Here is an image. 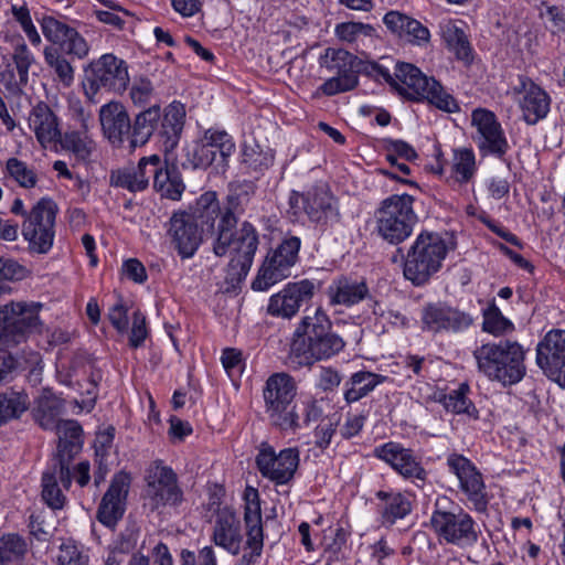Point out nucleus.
<instances>
[{
  "label": "nucleus",
  "mask_w": 565,
  "mask_h": 565,
  "mask_svg": "<svg viewBox=\"0 0 565 565\" xmlns=\"http://www.w3.org/2000/svg\"><path fill=\"white\" fill-rule=\"evenodd\" d=\"M30 533L38 541H49L53 534V526L45 520V513L39 512L30 516Z\"/></svg>",
  "instance_id": "69168bd1"
},
{
  "label": "nucleus",
  "mask_w": 565,
  "mask_h": 565,
  "mask_svg": "<svg viewBox=\"0 0 565 565\" xmlns=\"http://www.w3.org/2000/svg\"><path fill=\"white\" fill-rule=\"evenodd\" d=\"M383 23L398 40L416 45L426 46L430 41V32L426 25L413 17L392 10L384 14Z\"/></svg>",
  "instance_id": "cd10ccee"
},
{
  "label": "nucleus",
  "mask_w": 565,
  "mask_h": 565,
  "mask_svg": "<svg viewBox=\"0 0 565 565\" xmlns=\"http://www.w3.org/2000/svg\"><path fill=\"white\" fill-rule=\"evenodd\" d=\"M295 396L296 384L289 374L276 373L269 376L264 390L266 412L280 430L296 431L300 427Z\"/></svg>",
  "instance_id": "1a4fd4ad"
},
{
  "label": "nucleus",
  "mask_w": 565,
  "mask_h": 565,
  "mask_svg": "<svg viewBox=\"0 0 565 565\" xmlns=\"http://www.w3.org/2000/svg\"><path fill=\"white\" fill-rule=\"evenodd\" d=\"M29 127L44 148L56 145L61 139L58 118L45 103H39L32 108Z\"/></svg>",
  "instance_id": "2f4dec72"
},
{
  "label": "nucleus",
  "mask_w": 565,
  "mask_h": 565,
  "mask_svg": "<svg viewBox=\"0 0 565 565\" xmlns=\"http://www.w3.org/2000/svg\"><path fill=\"white\" fill-rule=\"evenodd\" d=\"M469 393L470 386L467 383H461L457 388L445 394L440 403L449 412L465 414L469 418L478 419L479 412L469 398Z\"/></svg>",
  "instance_id": "c03bdc74"
},
{
  "label": "nucleus",
  "mask_w": 565,
  "mask_h": 565,
  "mask_svg": "<svg viewBox=\"0 0 565 565\" xmlns=\"http://www.w3.org/2000/svg\"><path fill=\"white\" fill-rule=\"evenodd\" d=\"M28 551V544L18 534H6L0 537V563L2 565H17Z\"/></svg>",
  "instance_id": "603ef678"
},
{
  "label": "nucleus",
  "mask_w": 565,
  "mask_h": 565,
  "mask_svg": "<svg viewBox=\"0 0 565 565\" xmlns=\"http://www.w3.org/2000/svg\"><path fill=\"white\" fill-rule=\"evenodd\" d=\"M397 63L391 57H381L379 61L363 62L361 71L376 81H383L393 86L396 84V79L392 68L394 70V65Z\"/></svg>",
  "instance_id": "13d9d810"
},
{
  "label": "nucleus",
  "mask_w": 565,
  "mask_h": 565,
  "mask_svg": "<svg viewBox=\"0 0 565 565\" xmlns=\"http://www.w3.org/2000/svg\"><path fill=\"white\" fill-rule=\"evenodd\" d=\"M446 465L449 472L456 476L458 489L465 495L468 508L477 513H487L491 495L479 468L457 452L447 456Z\"/></svg>",
  "instance_id": "f8f14e48"
},
{
  "label": "nucleus",
  "mask_w": 565,
  "mask_h": 565,
  "mask_svg": "<svg viewBox=\"0 0 565 565\" xmlns=\"http://www.w3.org/2000/svg\"><path fill=\"white\" fill-rule=\"evenodd\" d=\"M223 235L222 225L216 224L212 241L214 255L223 257L231 254L230 270L237 279L246 277L259 244L256 227L252 223L244 221L238 228L230 226L226 238Z\"/></svg>",
  "instance_id": "20e7f679"
},
{
  "label": "nucleus",
  "mask_w": 565,
  "mask_h": 565,
  "mask_svg": "<svg viewBox=\"0 0 565 565\" xmlns=\"http://www.w3.org/2000/svg\"><path fill=\"white\" fill-rule=\"evenodd\" d=\"M429 523L440 542L459 548L475 546L481 535V529L476 520L460 507L452 511L435 509Z\"/></svg>",
  "instance_id": "9b49d317"
},
{
  "label": "nucleus",
  "mask_w": 565,
  "mask_h": 565,
  "mask_svg": "<svg viewBox=\"0 0 565 565\" xmlns=\"http://www.w3.org/2000/svg\"><path fill=\"white\" fill-rule=\"evenodd\" d=\"M242 523L235 511L228 507L218 509L211 530V542L232 556L241 554L244 544Z\"/></svg>",
  "instance_id": "b1692460"
},
{
  "label": "nucleus",
  "mask_w": 565,
  "mask_h": 565,
  "mask_svg": "<svg viewBox=\"0 0 565 565\" xmlns=\"http://www.w3.org/2000/svg\"><path fill=\"white\" fill-rule=\"evenodd\" d=\"M41 29L44 38L51 43L58 45L60 50L67 55L79 60L88 55V43L74 28L53 17H44L41 20Z\"/></svg>",
  "instance_id": "a878e982"
},
{
  "label": "nucleus",
  "mask_w": 565,
  "mask_h": 565,
  "mask_svg": "<svg viewBox=\"0 0 565 565\" xmlns=\"http://www.w3.org/2000/svg\"><path fill=\"white\" fill-rule=\"evenodd\" d=\"M443 38L458 60L466 63L472 61V49L467 35L455 22L447 21L443 24Z\"/></svg>",
  "instance_id": "49530a36"
},
{
  "label": "nucleus",
  "mask_w": 565,
  "mask_h": 565,
  "mask_svg": "<svg viewBox=\"0 0 565 565\" xmlns=\"http://www.w3.org/2000/svg\"><path fill=\"white\" fill-rule=\"evenodd\" d=\"M148 164L147 167L154 168L156 172H148V180L153 178V188L154 190L161 194L163 191V186L170 181V178L173 175V171L164 168L161 158L158 154H152L147 157Z\"/></svg>",
  "instance_id": "680f3d73"
},
{
  "label": "nucleus",
  "mask_w": 565,
  "mask_h": 565,
  "mask_svg": "<svg viewBox=\"0 0 565 565\" xmlns=\"http://www.w3.org/2000/svg\"><path fill=\"white\" fill-rule=\"evenodd\" d=\"M422 330L433 334H458L467 331L475 318L447 302L426 303L420 313Z\"/></svg>",
  "instance_id": "a211bd4d"
},
{
  "label": "nucleus",
  "mask_w": 565,
  "mask_h": 565,
  "mask_svg": "<svg viewBox=\"0 0 565 565\" xmlns=\"http://www.w3.org/2000/svg\"><path fill=\"white\" fill-rule=\"evenodd\" d=\"M255 462L264 478L276 486H285L294 479L298 470L300 451L296 447H290L276 452L271 445L262 443Z\"/></svg>",
  "instance_id": "dca6fc26"
},
{
  "label": "nucleus",
  "mask_w": 565,
  "mask_h": 565,
  "mask_svg": "<svg viewBox=\"0 0 565 565\" xmlns=\"http://www.w3.org/2000/svg\"><path fill=\"white\" fill-rule=\"evenodd\" d=\"M42 307L34 301H10L0 306V351L15 348L42 332Z\"/></svg>",
  "instance_id": "39448f33"
},
{
  "label": "nucleus",
  "mask_w": 565,
  "mask_h": 565,
  "mask_svg": "<svg viewBox=\"0 0 565 565\" xmlns=\"http://www.w3.org/2000/svg\"><path fill=\"white\" fill-rule=\"evenodd\" d=\"M35 62L34 55L31 53L25 43H18L12 53V63L22 82L29 81V70Z\"/></svg>",
  "instance_id": "052dcab7"
},
{
  "label": "nucleus",
  "mask_w": 565,
  "mask_h": 565,
  "mask_svg": "<svg viewBox=\"0 0 565 565\" xmlns=\"http://www.w3.org/2000/svg\"><path fill=\"white\" fill-rule=\"evenodd\" d=\"M44 61L54 73L55 78L65 87H70L74 82V68L67 58L55 46L44 49Z\"/></svg>",
  "instance_id": "de8ad7c7"
},
{
  "label": "nucleus",
  "mask_w": 565,
  "mask_h": 565,
  "mask_svg": "<svg viewBox=\"0 0 565 565\" xmlns=\"http://www.w3.org/2000/svg\"><path fill=\"white\" fill-rule=\"evenodd\" d=\"M476 128L473 140L481 156L502 159L510 149L505 132L495 114L486 108H476L471 114Z\"/></svg>",
  "instance_id": "6ab92c4d"
},
{
  "label": "nucleus",
  "mask_w": 565,
  "mask_h": 565,
  "mask_svg": "<svg viewBox=\"0 0 565 565\" xmlns=\"http://www.w3.org/2000/svg\"><path fill=\"white\" fill-rule=\"evenodd\" d=\"M348 536L342 527L331 531L324 539L326 565H345L348 558Z\"/></svg>",
  "instance_id": "09e8293b"
},
{
  "label": "nucleus",
  "mask_w": 565,
  "mask_h": 565,
  "mask_svg": "<svg viewBox=\"0 0 565 565\" xmlns=\"http://www.w3.org/2000/svg\"><path fill=\"white\" fill-rule=\"evenodd\" d=\"M148 337L146 317L140 311H135L132 316V327L129 337V344L132 348H139Z\"/></svg>",
  "instance_id": "338daca9"
},
{
  "label": "nucleus",
  "mask_w": 565,
  "mask_h": 565,
  "mask_svg": "<svg viewBox=\"0 0 565 565\" xmlns=\"http://www.w3.org/2000/svg\"><path fill=\"white\" fill-rule=\"evenodd\" d=\"M4 177L13 180L19 186L30 190L36 186L39 178L35 170L18 158H9L3 170Z\"/></svg>",
  "instance_id": "8fccbe9b"
},
{
  "label": "nucleus",
  "mask_w": 565,
  "mask_h": 565,
  "mask_svg": "<svg viewBox=\"0 0 565 565\" xmlns=\"http://www.w3.org/2000/svg\"><path fill=\"white\" fill-rule=\"evenodd\" d=\"M414 198L406 193L393 194L381 202L375 212L376 231L390 244L407 239L417 222L413 209Z\"/></svg>",
  "instance_id": "6e6552de"
},
{
  "label": "nucleus",
  "mask_w": 565,
  "mask_h": 565,
  "mask_svg": "<svg viewBox=\"0 0 565 565\" xmlns=\"http://www.w3.org/2000/svg\"><path fill=\"white\" fill-rule=\"evenodd\" d=\"M476 173V157L471 149L462 148L454 152L451 174L456 182L468 183Z\"/></svg>",
  "instance_id": "5fc2aeb1"
},
{
  "label": "nucleus",
  "mask_w": 565,
  "mask_h": 565,
  "mask_svg": "<svg viewBox=\"0 0 565 565\" xmlns=\"http://www.w3.org/2000/svg\"><path fill=\"white\" fill-rule=\"evenodd\" d=\"M156 89L152 82L145 77H135L129 87V98L134 106L145 108L151 106L156 99Z\"/></svg>",
  "instance_id": "6e6d98bb"
},
{
  "label": "nucleus",
  "mask_w": 565,
  "mask_h": 565,
  "mask_svg": "<svg viewBox=\"0 0 565 565\" xmlns=\"http://www.w3.org/2000/svg\"><path fill=\"white\" fill-rule=\"evenodd\" d=\"M244 522L246 527V547L249 552L243 554L242 562L250 565L260 557L264 547V530L258 491L247 487L244 491Z\"/></svg>",
  "instance_id": "4be33fe9"
},
{
  "label": "nucleus",
  "mask_w": 565,
  "mask_h": 565,
  "mask_svg": "<svg viewBox=\"0 0 565 565\" xmlns=\"http://www.w3.org/2000/svg\"><path fill=\"white\" fill-rule=\"evenodd\" d=\"M185 118L184 106L179 102L171 103L164 110L160 134L166 138V148H173L180 138Z\"/></svg>",
  "instance_id": "79ce46f5"
},
{
  "label": "nucleus",
  "mask_w": 565,
  "mask_h": 565,
  "mask_svg": "<svg viewBox=\"0 0 565 565\" xmlns=\"http://www.w3.org/2000/svg\"><path fill=\"white\" fill-rule=\"evenodd\" d=\"M482 330L494 337H503L514 331V324L502 315L501 310L492 301L483 310Z\"/></svg>",
  "instance_id": "864d4df0"
},
{
  "label": "nucleus",
  "mask_w": 565,
  "mask_h": 565,
  "mask_svg": "<svg viewBox=\"0 0 565 565\" xmlns=\"http://www.w3.org/2000/svg\"><path fill=\"white\" fill-rule=\"evenodd\" d=\"M147 157L140 159L137 167H125L110 172L111 186L121 188L129 192L143 191L148 186V172H156L154 168L147 167Z\"/></svg>",
  "instance_id": "e433bc0d"
},
{
  "label": "nucleus",
  "mask_w": 565,
  "mask_h": 565,
  "mask_svg": "<svg viewBox=\"0 0 565 565\" xmlns=\"http://www.w3.org/2000/svg\"><path fill=\"white\" fill-rule=\"evenodd\" d=\"M161 118V110L158 104H153L141 110L131 124L129 143L130 148L146 145L153 135Z\"/></svg>",
  "instance_id": "4c0bfd02"
},
{
  "label": "nucleus",
  "mask_w": 565,
  "mask_h": 565,
  "mask_svg": "<svg viewBox=\"0 0 565 565\" xmlns=\"http://www.w3.org/2000/svg\"><path fill=\"white\" fill-rule=\"evenodd\" d=\"M536 364L548 379L565 386V330H550L537 343Z\"/></svg>",
  "instance_id": "412c9836"
},
{
  "label": "nucleus",
  "mask_w": 565,
  "mask_h": 565,
  "mask_svg": "<svg viewBox=\"0 0 565 565\" xmlns=\"http://www.w3.org/2000/svg\"><path fill=\"white\" fill-rule=\"evenodd\" d=\"M26 270L17 260L8 257H0V284L4 281L21 280L25 277Z\"/></svg>",
  "instance_id": "0e129e2a"
},
{
  "label": "nucleus",
  "mask_w": 565,
  "mask_h": 565,
  "mask_svg": "<svg viewBox=\"0 0 565 565\" xmlns=\"http://www.w3.org/2000/svg\"><path fill=\"white\" fill-rule=\"evenodd\" d=\"M345 341L332 330L329 316L316 308L307 313L292 334L289 359L296 366H310L326 361L343 351Z\"/></svg>",
  "instance_id": "f257e3e1"
},
{
  "label": "nucleus",
  "mask_w": 565,
  "mask_h": 565,
  "mask_svg": "<svg viewBox=\"0 0 565 565\" xmlns=\"http://www.w3.org/2000/svg\"><path fill=\"white\" fill-rule=\"evenodd\" d=\"M307 216L311 222L323 225L340 221L338 200L327 184H316L307 190Z\"/></svg>",
  "instance_id": "c85d7f7f"
},
{
  "label": "nucleus",
  "mask_w": 565,
  "mask_h": 565,
  "mask_svg": "<svg viewBox=\"0 0 565 565\" xmlns=\"http://www.w3.org/2000/svg\"><path fill=\"white\" fill-rule=\"evenodd\" d=\"M358 85V76L355 74H337L327 79L320 87L324 95L332 96L339 93L353 89Z\"/></svg>",
  "instance_id": "bf43d9fd"
},
{
  "label": "nucleus",
  "mask_w": 565,
  "mask_h": 565,
  "mask_svg": "<svg viewBox=\"0 0 565 565\" xmlns=\"http://www.w3.org/2000/svg\"><path fill=\"white\" fill-rule=\"evenodd\" d=\"M383 147L385 151H393L398 158L406 161L416 160L418 154L416 150L404 140L386 138L383 139Z\"/></svg>",
  "instance_id": "774afa93"
},
{
  "label": "nucleus",
  "mask_w": 565,
  "mask_h": 565,
  "mask_svg": "<svg viewBox=\"0 0 565 565\" xmlns=\"http://www.w3.org/2000/svg\"><path fill=\"white\" fill-rule=\"evenodd\" d=\"M130 480L127 473H117L104 494L97 510V520L113 527L122 518L126 509V499L129 491Z\"/></svg>",
  "instance_id": "bb28decb"
},
{
  "label": "nucleus",
  "mask_w": 565,
  "mask_h": 565,
  "mask_svg": "<svg viewBox=\"0 0 565 565\" xmlns=\"http://www.w3.org/2000/svg\"><path fill=\"white\" fill-rule=\"evenodd\" d=\"M315 289V284L309 279L287 284L282 290L269 298L268 315L282 319L292 318L303 303L311 300Z\"/></svg>",
  "instance_id": "5701e85b"
},
{
  "label": "nucleus",
  "mask_w": 565,
  "mask_h": 565,
  "mask_svg": "<svg viewBox=\"0 0 565 565\" xmlns=\"http://www.w3.org/2000/svg\"><path fill=\"white\" fill-rule=\"evenodd\" d=\"M99 121L104 136L116 147L122 145L131 127L130 117L124 104L109 102L99 109Z\"/></svg>",
  "instance_id": "7c9ffc66"
},
{
  "label": "nucleus",
  "mask_w": 565,
  "mask_h": 565,
  "mask_svg": "<svg viewBox=\"0 0 565 565\" xmlns=\"http://www.w3.org/2000/svg\"><path fill=\"white\" fill-rule=\"evenodd\" d=\"M235 151V142L232 136L220 128L205 129L202 136L195 141L191 163L194 168H207L215 166L217 170L225 171L228 166V158Z\"/></svg>",
  "instance_id": "4468645a"
},
{
  "label": "nucleus",
  "mask_w": 565,
  "mask_h": 565,
  "mask_svg": "<svg viewBox=\"0 0 565 565\" xmlns=\"http://www.w3.org/2000/svg\"><path fill=\"white\" fill-rule=\"evenodd\" d=\"M334 35L340 42L359 47L365 44V40H374L376 30L369 23L349 21L338 23Z\"/></svg>",
  "instance_id": "37998d69"
},
{
  "label": "nucleus",
  "mask_w": 565,
  "mask_h": 565,
  "mask_svg": "<svg viewBox=\"0 0 565 565\" xmlns=\"http://www.w3.org/2000/svg\"><path fill=\"white\" fill-rule=\"evenodd\" d=\"M250 185L245 183L231 184L225 200V206H220V216L216 224L222 225L223 237H227L230 226H236L237 214L242 213L249 201Z\"/></svg>",
  "instance_id": "f704fd0d"
},
{
  "label": "nucleus",
  "mask_w": 565,
  "mask_h": 565,
  "mask_svg": "<svg viewBox=\"0 0 565 565\" xmlns=\"http://www.w3.org/2000/svg\"><path fill=\"white\" fill-rule=\"evenodd\" d=\"M72 483V475L68 466L65 463L52 462L42 476V499L52 510H60L64 507L66 497L64 489H68Z\"/></svg>",
  "instance_id": "c756f323"
},
{
  "label": "nucleus",
  "mask_w": 565,
  "mask_h": 565,
  "mask_svg": "<svg viewBox=\"0 0 565 565\" xmlns=\"http://www.w3.org/2000/svg\"><path fill=\"white\" fill-rule=\"evenodd\" d=\"M525 355L522 344L508 339L482 343L472 352L477 371L489 381L503 386L518 384L524 379Z\"/></svg>",
  "instance_id": "7ed1b4c3"
},
{
  "label": "nucleus",
  "mask_w": 565,
  "mask_h": 565,
  "mask_svg": "<svg viewBox=\"0 0 565 565\" xmlns=\"http://www.w3.org/2000/svg\"><path fill=\"white\" fill-rule=\"evenodd\" d=\"M369 563L366 565H387V562L394 555V550L384 539L375 542L367 547Z\"/></svg>",
  "instance_id": "e2e57ef3"
},
{
  "label": "nucleus",
  "mask_w": 565,
  "mask_h": 565,
  "mask_svg": "<svg viewBox=\"0 0 565 565\" xmlns=\"http://www.w3.org/2000/svg\"><path fill=\"white\" fill-rule=\"evenodd\" d=\"M447 253V243L438 233H420L405 257V278L416 286L426 284L441 268Z\"/></svg>",
  "instance_id": "0eeeda50"
},
{
  "label": "nucleus",
  "mask_w": 565,
  "mask_h": 565,
  "mask_svg": "<svg viewBox=\"0 0 565 565\" xmlns=\"http://www.w3.org/2000/svg\"><path fill=\"white\" fill-rule=\"evenodd\" d=\"M62 148L72 152L76 159L86 161L96 148V143L89 136V129L78 127L70 128L57 141Z\"/></svg>",
  "instance_id": "a19ab883"
},
{
  "label": "nucleus",
  "mask_w": 565,
  "mask_h": 565,
  "mask_svg": "<svg viewBox=\"0 0 565 565\" xmlns=\"http://www.w3.org/2000/svg\"><path fill=\"white\" fill-rule=\"evenodd\" d=\"M128 84L127 63L111 53L103 54L84 68L83 88L89 100L102 90L122 94Z\"/></svg>",
  "instance_id": "9d476101"
},
{
  "label": "nucleus",
  "mask_w": 565,
  "mask_h": 565,
  "mask_svg": "<svg viewBox=\"0 0 565 565\" xmlns=\"http://www.w3.org/2000/svg\"><path fill=\"white\" fill-rule=\"evenodd\" d=\"M370 295L364 280L348 276L334 278L327 288V296L333 306L352 307L366 299Z\"/></svg>",
  "instance_id": "473e14b6"
},
{
  "label": "nucleus",
  "mask_w": 565,
  "mask_h": 565,
  "mask_svg": "<svg viewBox=\"0 0 565 565\" xmlns=\"http://www.w3.org/2000/svg\"><path fill=\"white\" fill-rule=\"evenodd\" d=\"M386 380L387 377L381 374L367 371L355 372L344 384V399L348 403L358 402Z\"/></svg>",
  "instance_id": "ea45409f"
},
{
  "label": "nucleus",
  "mask_w": 565,
  "mask_h": 565,
  "mask_svg": "<svg viewBox=\"0 0 565 565\" xmlns=\"http://www.w3.org/2000/svg\"><path fill=\"white\" fill-rule=\"evenodd\" d=\"M56 565H89V555L73 540L63 542L55 557Z\"/></svg>",
  "instance_id": "4d7b16f0"
},
{
  "label": "nucleus",
  "mask_w": 565,
  "mask_h": 565,
  "mask_svg": "<svg viewBox=\"0 0 565 565\" xmlns=\"http://www.w3.org/2000/svg\"><path fill=\"white\" fill-rule=\"evenodd\" d=\"M373 454L377 459L387 463L396 473L417 487H423L426 482L427 471L423 467L420 458L402 444L396 441L385 443L375 447Z\"/></svg>",
  "instance_id": "aec40b11"
},
{
  "label": "nucleus",
  "mask_w": 565,
  "mask_h": 565,
  "mask_svg": "<svg viewBox=\"0 0 565 565\" xmlns=\"http://www.w3.org/2000/svg\"><path fill=\"white\" fill-rule=\"evenodd\" d=\"M301 241L298 236L287 235L281 243L269 252L252 284L254 290L264 291L290 276L298 260Z\"/></svg>",
  "instance_id": "ddd939ff"
},
{
  "label": "nucleus",
  "mask_w": 565,
  "mask_h": 565,
  "mask_svg": "<svg viewBox=\"0 0 565 565\" xmlns=\"http://www.w3.org/2000/svg\"><path fill=\"white\" fill-rule=\"evenodd\" d=\"M30 406L29 396L23 392L7 391L0 394V426L18 419Z\"/></svg>",
  "instance_id": "a18cd8bd"
},
{
  "label": "nucleus",
  "mask_w": 565,
  "mask_h": 565,
  "mask_svg": "<svg viewBox=\"0 0 565 565\" xmlns=\"http://www.w3.org/2000/svg\"><path fill=\"white\" fill-rule=\"evenodd\" d=\"M513 94L518 96V103L523 114V119L529 125H534L545 118L550 111V95L531 78L519 77V84L513 87Z\"/></svg>",
  "instance_id": "393cba45"
},
{
  "label": "nucleus",
  "mask_w": 565,
  "mask_h": 565,
  "mask_svg": "<svg viewBox=\"0 0 565 565\" xmlns=\"http://www.w3.org/2000/svg\"><path fill=\"white\" fill-rule=\"evenodd\" d=\"M218 216L220 201L214 191L201 194L192 211H178L171 215L167 233L181 258L194 256L204 234L214 237Z\"/></svg>",
  "instance_id": "f03ea898"
},
{
  "label": "nucleus",
  "mask_w": 565,
  "mask_h": 565,
  "mask_svg": "<svg viewBox=\"0 0 565 565\" xmlns=\"http://www.w3.org/2000/svg\"><path fill=\"white\" fill-rule=\"evenodd\" d=\"M57 435V452L53 460L70 467L71 461L83 447V429L74 419L61 420L54 429Z\"/></svg>",
  "instance_id": "72a5a7b5"
},
{
  "label": "nucleus",
  "mask_w": 565,
  "mask_h": 565,
  "mask_svg": "<svg viewBox=\"0 0 565 565\" xmlns=\"http://www.w3.org/2000/svg\"><path fill=\"white\" fill-rule=\"evenodd\" d=\"M146 482V498L151 509L175 508L183 501V491L179 487L177 473L161 460L150 465Z\"/></svg>",
  "instance_id": "f3484780"
},
{
  "label": "nucleus",
  "mask_w": 565,
  "mask_h": 565,
  "mask_svg": "<svg viewBox=\"0 0 565 565\" xmlns=\"http://www.w3.org/2000/svg\"><path fill=\"white\" fill-rule=\"evenodd\" d=\"M56 206L50 199H41L29 212L22 223V235L29 248L39 254H46L53 246Z\"/></svg>",
  "instance_id": "2eb2a0df"
},
{
  "label": "nucleus",
  "mask_w": 565,
  "mask_h": 565,
  "mask_svg": "<svg viewBox=\"0 0 565 565\" xmlns=\"http://www.w3.org/2000/svg\"><path fill=\"white\" fill-rule=\"evenodd\" d=\"M396 84L394 87L415 100H427L436 108L446 113H457L460 107L455 97L448 93L434 77H427L422 71L409 63L394 65Z\"/></svg>",
  "instance_id": "423d86ee"
},
{
  "label": "nucleus",
  "mask_w": 565,
  "mask_h": 565,
  "mask_svg": "<svg viewBox=\"0 0 565 565\" xmlns=\"http://www.w3.org/2000/svg\"><path fill=\"white\" fill-rule=\"evenodd\" d=\"M354 56L344 49L328 47L320 56V66L335 74H354L352 72Z\"/></svg>",
  "instance_id": "3c124183"
},
{
  "label": "nucleus",
  "mask_w": 565,
  "mask_h": 565,
  "mask_svg": "<svg viewBox=\"0 0 565 565\" xmlns=\"http://www.w3.org/2000/svg\"><path fill=\"white\" fill-rule=\"evenodd\" d=\"M64 411V402L51 390L44 388L34 399L32 416L44 430H54L61 420L58 417Z\"/></svg>",
  "instance_id": "c9c22d12"
},
{
  "label": "nucleus",
  "mask_w": 565,
  "mask_h": 565,
  "mask_svg": "<svg viewBox=\"0 0 565 565\" xmlns=\"http://www.w3.org/2000/svg\"><path fill=\"white\" fill-rule=\"evenodd\" d=\"M376 498L382 501L380 505L381 522L391 526L397 520L404 519L412 511L411 501L401 492L377 491Z\"/></svg>",
  "instance_id": "58836bf2"
}]
</instances>
